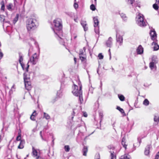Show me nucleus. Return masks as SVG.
Returning a JSON list of instances; mask_svg holds the SVG:
<instances>
[{
    "label": "nucleus",
    "instance_id": "obj_57",
    "mask_svg": "<svg viewBox=\"0 0 159 159\" xmlns=\"http://www.w3.org/2000/svg\"><path fill=\"white\" fill-rule=\"evenodd\" d=\"M32 115L34 116H36L37 115V113H36V111H34L33 112Z\"/></svg>",
    "mask_w": 159,
    "mask_h": 159
},
{
    "label": "nucleus",
    "instance_id": "obj_8",
    "mask_svg": "<svg viewBox=\"0 0 159 159\" xmlns=\"http://www.w3.org/2000/svg\"><path fill=\"white\" fill-rule=\"evenodd\" d=\"M116 41L119 43L120 46H121L123 43V36L124 34L122 32L117 30L116 31Z\"/></svg>",
    "mask_w": 159,
    "mask_h": 159
},
{
    "label": "nucleus",
    "instance_id": "obj_21",
    "mask_svg": "<svg viewBox=\"0 0 159 159\" xmlns=\"http://www.w3.org/2000/svg\"><path fill=\"white\" fill-rule=\"evenodd\" d=\"M63 95V90L61 89L57 91V96L58 98H61Z\"/></svg>",
    "mask_w": 159,
    "mask_h": 159
},
{
    "label": "nucleus",
    "instance_id": "obj_9",
    "mask_svg": "<svg viewBox=\"0 0 159 159\" xmlns=\"http://www.w3.org/2000/svg\"><path fill=\"white\" fill-rule=\"evenodd\" d=\"M107 148L109 150V152L111 154L110 159H116V155L114 151L115 149L114 147L112 145H110L108 146Z\"/></svg>",
    "mask_w": 159,
    "mask_h": 159
},
{
    "label": "nucleus",
    "instance_id": "obj_39",
    "mask_svg": "<svg viewBox=\"0 0 159 159\" xmlns=\"http://www.w3.org/2000/svg\"><path fill=\"white\" fill-rule=\"evenodd\" d=\"M143 104L147 106L149 105V102L147 99H145L143 102Z\"/></svg>",
    "mask_w": 159,
    "mask_h": 159
},
{
    "label": "nucleus",
    "instance_id": "obj_60",
    "mask_svg": "<svg viewBox=\"0 0 159 159\" xmlns=\"http://www.w3.org/2000/svg\"><path fill=\"white\" fill-rule=\"evenodd\" d=\"M6 23H5V22H4V23H3V27H4L6 25Z\"/></svg>",
    "mask_w": 159,
    "mask_h": 159
},
{
    "label": "nucleus",
    "instance_id": "obj_18",
    "mask_svg": "<svg viewBox=\"0 0 159 159\" xmlns=\"http://www.w3.org/2000/svg\"><path fill=\"white\" fill-rule=\"evenodd\" d=\"M23 76L24 82L30 81L29 76L26 73H25L24 74Z\"/></svg>",
    "mask_w": 159,
    "mask_h": 159
},
{
    "label": "nucleus",
    "instance_id": "obj_46",
    "mask_svg": "<svg viewBox=\"0 0 159 159\" xmlns=\"http://www.w3.org/2000/svg\"><path fill=\"white\" fill-rule=\"evenodd\" d=\"M42 131H41L40 132V134L41 137L42 139V140H44V141H46L47 142H48V141L46 139H44V138H43V137L42 135Z\"/></svg>",
    "mask_w": 159,
    "mask_h": 159
},
{
    "label": "nucleus",
    "instance_id": "obj_12",
    "mask_svg": "<svg viewBox=\"0 0 159 159\" xmlns=\"http://www.w3.org/2000/svg\"><path fill=\"white\" fill-rule=\"evenodd\" d=\"M25 89L28 90H30L32 88V85L30 81L24 82Z\"/></svg>",
    "mask_w": 159,
    "mask_h": 159
},
{
    "label": "nucleus",
    "instance_id": "obj_43",
    "mask_svg": "<svg viewBox=\"0 0 159 159\" xmlns=\"http://www.w3.org/2000/svg\"><path fill=\"white\" fill-rule=\"evenodd\" d=\"M18 15L17 14L16 16L14 18V19L13 20V23H14V24H15L18 20Z\"/></svg>",
    "mask_w": 159,
    "mask_h": 159
},
{
    "label": "nucleus",
    "instance_id": "obj_3",
    "mask_svg": "<svg viewBox=\"0 0 159 159\" xmlns=\"http://www.w3.org/2000/svg\"><path fill=\"white\" fill-rule=\"evenodd\" d=\"M26 25L28 31L31 32L36 29L39 25L38 21L35 18L28 19L26 21Z\"/></svg>",
    "mask_w": 159,
    "mask_h": 159
},
{
    "label": "nucleus",
    "instance_id": "obj_49",
    "mask_svg": "<svg viewBox=\"0 0 159 159\" xmlns=\"http://www.w3.org/2000/svg\"><path fill=\"white\" fill-rule=\"evenodd\" d=\"M76 111H77V109H74L72 115L73 116H75V114H76Z\"/></svg>",
    "mask_w": 159,
    "mask_h": 159
},
{
    "label": "nucleus",
    "instance_id": "obj_26",
    "mask_svg": "<svg viewBox=\"0 0 159 159\" xmlns=\"http://www.w3.org/2000/svg\"><path fill=\"white\" fill-rule=\"evenodd\" d=\"M120 159H130V157L129 155L125 154L124 155L121 156Z\"/></svg>",
    "mask_w": 159,
    "mask_h": 159
},
{
    "label": "nucleus",
    "instance_id": "obj_1",
    "mask_svg": "<svg viewBox=\"0 0 159 159\" xmlns=\"http://www.w3.org/2000/svg\"><path fill=\"white\" fill-rule=\"evenodd\" d=\"M53 24L54 27L52 29L54 33L59 39H61V36L62 35V21L61 19L57 18L54 20Z\"/></svg>",
    "mask_w": 159,
    "mask_h": 159
},
{
    "label": "nucleus",
    "instance_id": "obj_44",
    "mask_svg": "<svg viewBox=\"0 0 159 159\" xmlns=\"http://www.w3.org/2000/svg\"><path fill=\"white\" fill-rule=\"evenodd\" d=\"M74 20L75 22H78V16L77 15H74Z\"/></svg>",
    "mask_w": 159,
    "mask_h": 159
},
{
    "label": "nucleus",
    "instance_id": "obj_58",
    "mask_svg": "<svg viewBox=\"0 0 159 159\" xmlns=\"http://www.w3.org/2000/svg\"><path fill=\"white\" fill-rule=\"evenodd\" d=\"M155 159H159V152L157 153Z\"/></svg>",
    "mask_w": 159,
    "mask_h": 159
},
{
    "label": "nucleus",
    "instance_id": "obj_13",
    "mask_svg": "<svg viewBox=\"0 0 159 159\" xmlns=\"http://www.w3.org/2000/svg\"><path fill=\"white\" fill-rule=\"evenodd\" d=\"M128 4L131 5L133 6L140 7V5L137 1H128Z\"/></svg>",
    "mask_w": 159,
    "mask_h": 159
},
{
    "label": "nucleus",
    "instance_id": "obj_42",
    "mask_svg": "<svg viewBox=\"0 0 159 159\" xmlns=\"http://www.w3.org/2000/svg\"><path fill=\"white\" fill-rule=\"evenodd\" d=\"M64 149L66 152H68L70 151V148L68 145H66L64 147Z\"/></svg>",
    "mask_w": 159,
    "mask_h": 159
},
{
    "label": "nucleus",
    "instance_id": "obj_30",
    "mask_svg": "<svg viewBox=\"0 0 159 159\" xmlns=\"http://www.w3.org/2000/svg\"><path fill=\"white\" fill-rule=\"evenodd\" d=\"M154 120V121L158 123L159 121V116H158V115H155Z\"/></svg>",
    "mask_w": 159,
    "mask_h": 159
},
{
    "label": "nucleus",
    "instance_id": "obj_16",
    "mask_svg": "<svg viewBox=\"0 0 159 159\" xmlns=\"http://www.w3.org/2000/svg\"><path fill=\"white\" fill-rule=\"evenodd\" d=\"M112 39L111 37L109 38L108 40L107 41L106 44L107 47H111L112 44Z\"/></svg>",
    "mask_w": 159,
    "mask_h": 159
},
{
    "label": "nucleus",
    "instance_id": "obj_22",
    "mask_svg": "<svg viewBox=\"0 0 159 159\" xmlns=\"http://www.w3.org/2000/svg\"><path fill=\"white\" fill-rule=\"evenodd\" d=\"M25 143V141L24 140H20V143L18 146V148L20 149H22L24 148V145Z\"/></svg>",
    "mask_w": 159,
    "mask_h": 159
},
{
    "label": "nucleus",
    "instance_id": "obj_14",
    "mask_svg": "<svg viewBox=\"0 0 159 159\" xmlns=\"http://www.w3.org/2000/svg\"><path fill=\"white\" fill-rule=\"evenodd\" d=\"M80 23L82 25L83 27L84 28V31L87 30L88 29V27L86 22L85 21L81 20L80 22Z\"/></svg>",
    "mask_w": 159,
    "mask_h": 159
},
{
    "label": "nucleus",
    "instance_id": "obj_54",
    "mask_svg": "<svg viewBox=\"0 0 159 159\" xmlns=\"http://www.w3.org/2000/svg\"><path fill=\"white\" fill-rule=\"evenodd\" d=\"M3 56V54L0 49V60L1 59Z\"/></svg>",
    "mask_w": 159,
    "mask_h": 159
},
{
    "label": "nucleus",
    "instance_id": "obj_59",
    "mask_svg": "<svg viewBox=\"0 0 159 159\" xmlns=\"http://www.w3.org/2000/svg\"><path fill=\"white\" fill-rule=\"evenodd\" d=\"M83 115L85 117H87V113L86 112L84 113Z\"/></svg>",
    "mask_w": 159,
    "mask_h": 159
},
{
    "label": "nucleus",
    "instance_id": "obj_35",
    "mask_svg": "<svg viewBox=\"0 0 159 159\" xmlns=\"http://www.w3.org/2000/svg\"><path fill=\"white\" fill-rule=\"evenodd\" d=\"M33 48L32 47H30V48L29 50V52L28 53V55L29 56H30L33 53Z\"/></svg>",
    "mask_w": 159,
    "mask_h": 159
},
{
    "label": "nucleus",
    "instance_id": "obj_17",
    "mask_svg": "<svg viewBox=\"0 0 159 159\" xmlns=\"http://www.w3.org/2000/svg\"><path fill=\"white\" fill-rule=\"evenodd\" d=\"M152 147L151 145H148L145 148L144 154L146 155H148L150 152V149Z\"/></svg>",
    "mask_w": 159,
    "mask_h": 159
},
{
    "label": "nucleus",
    "instance_id": "obj_55",
    "mask_svg": "<svg viewBox=\"0 0 159 159\" xmlns=\"http://www.w3.org/2000/svg\"><path fill=\"white\" fill-rule=\"evenodd\" d=\"M83 54H85L83 50L82 49H81L80 50L79 53V56L81 55H83Z\"/></svg>",
    "mask_w": 159,
    "mask_h": 159
},
{
    "label": "nucleus",
    "instance_id": "obj_56",
    "mask_svg": "<svg viewBox=\"0 0 159 159\" xmlns=\"http://www.w3.org/2000/svg\"><path fill=\"white\" fill-rule=\"evenodd\" d=\"M100 156L99 154H97L95 156V159H99Z\"/></svg>",
    "mask_w": 159,
    "mask_h": 159
},
{
    "label": "nucleus",
    "instance_id": "obj_36",
    "mask_svg": "<svg viewBox=\"0 0 159 159\" xmlns=\"http://www.w3.org/2000/svg\"><path fill=\"white\" fill-rule=\"evenodd\" d=\"M118 97L120 100L122 101H124L125 100V98L124 96L121 94H118Z\"/></svg>",
    "mask_w": 159,
    "mask_h": 159
},
{
    "label": "nucleus",
    "instance_id": "obj_32",
    "mask_svg": "<svg viewBox=\"0 0 159 159\" xmlns=\"http://www.w3.org/2000/svg\"><path fill=\"white\" fill-rule=\"evenodd\" d=\"M43 117L45 118L47 120L49 119L50 118V116L47 113L45 112H43Z\"/></svg>",
    "mask_w": 159,
    "mask_h": 159
},
{
    "label": "nucleus",
    "instance_id": "obj_53",
    "mask_svg": "<svg viewBox=\"0 0 159 159\" xmlns=\"http://www.w3.org/2000/svg\"><path fill=\"white\" fill-rule=\"evenodd\" d=\"M74 7L75 9H76L78 7V5L77 3L75 2L74 4Z\"/></svg>",
    "mask_w": 159,
    "mask_h": 159
},
{
    "label": "nucleus",
    "instance_id": "obj_31",
    "mask_svg": "<svg viewBox=\"0 0 159 159\" xmlns=\"http://www.w3.org/2000/svg\"><path fill=\"white\" fill-rule=\"evenodd\" d=\"M158 62V60L156 57L154 56L152 57V62L157 63Z\"/></svg>",
    "mask_w": 159,
    "mask_h": 159
},
{
    "label": "nucleus",
    "instance_id": "obj_61",
    "mask_svg": "<svg viewBox=\"0 0 159 159\" xmlns=\"http://www.w3.org/2000/svg\"><path fill=\"white\" fill-rule=\"evenodd\" d=\"M74 59L75 62L76 63V58L75 57H74Z\"/></svg>",
    "mask_w": 159,
    "mask_h": 159
},
{
    "label": "nucleus",
    "instance_id": "obj_5",
    "mask_svg": "<svg viewBox=\"0 0 159 159\" xmlns=\"http://www.w3.org/2000/svg\"><path fill=\"white\" fill-rule=\"evenodd\" d=\"M39 55L36 52L33 53L32 56L30 57L29 60L27 64V67L25 68L26 71H28V69L29 67L28 64L30 63L32 65H36L38 61Z\"/></svg>",
    "mask_w": 159,
    "mask_h": 159
},
{
    "label": "nucleus",
    "instance_id": "obj_48",
    "mask_svg": "<svg viewBox=\"0 0 159 159\" xmlns=\"http://www.w3.org/2000/svg\"><path fill=\"white\" fill-rule=\"evenodd\" d=\"M5 18L4 16L2 15H0V20L1 22H4Z\"/></svg>",
    "mask_w": 159,
    "mask_h": 159
},
{
    "label": "nucleus",
    "instance_id": "obj_10",
    "mask_svg": "<svg viewBox=\"0 0 159 159\" xmlns=\"http://www.w3.org/2000/svg\"><path fill=\"white\" fill-rule=\"evenodd\" d=\"M93 20L94 23V26L95 28L94 29L95 32L97 34H98L99 33L98 26L99 22L98 20V17H94L93 18Z\"/></svg>",
    "mask_w": 159,
    "mask_h": 159
},
{
    "label": "nucleus",
    "instance_id": "obj_6",
    "mask_svg": "<svg viewBox=\"0 0 159 159\" xmlns=\"http://www.w3.org/2000/svg\"><path fill=\"white\" fill-rule=\"evenodd\" d=\"M135 20L136 24L139 26L143 27L147 25V22L144 20L143 16L140 13L136 15Z\"/></svg>",
    "mask_w": 159,
    "mask_h": 159
},
{
    "label": "nucleus",
    "instance_id": "obj_51",
    "mask_svg": "<svg viewBox=\"0 0 159 159\" xmlns=\"http://www.w3.org/2000/svg\"><path fill=\"white\" fill-rule=\"evenodd\" d=\"M35 117H36L35 116H33L31 115L30 117V119L34 121L35 120Z\"/></svg>",
    "mask_w": 159,
    "mask_h": 159
},
{
    "label": "nucleus",
    "instance_id": "obj_23",
    "mask_svg": "<svg viewBox=\"0 0 159 159\" xmlns=\"http://www.w3.org/2000/svg\"><path fill=\"white\" fill-rule=\"evenodd\" d=\"M80 58L81 61L83 62H85L86 60V56L85 54L79 56Z\"/></svg>",
    "mask_w": 159,
    "mask_h": 159
},
{
    "label": "nucleus",
    "instance_id": "obj_27",
    "mask_svg": "<svg viewBox=\"0 0 159 159\" xmlns=\"http://www.w3.org/2000/svg\"><path fill=\"white\" fill-rule=\"evenodd\" d=\"M146 136L144 135L143 136H141L140 137H138L137 140L138 142H139L138 144V146H139L141 143V139H143V138L145 137Z\"/></svg>",
    "mask_w": 159,
    "mask_h": 159
},
{
    "label": "nucleus",
    "instance_id": "obj_52",
    "mask_svg": "<svg viewBox=\"0 0 159 159\" xmlns=\"http://www.w3.org/2000/svg\"><path fill=\"white\" fill-rule=\"evenodd\" d=\"M15 86L14 85H13L12 87H11V90L10 91V92H12L13 91H15Z\"/></svg>",
    "mask_w": 159,
    "mask_h": 159
},
{
    "label": "nucleus",
    "instance_id": "obj_45",
    "mask_svg": "<svg viewBox=\"0 0 159 159\" xmlns=\"http://www.w3.org/2000/svg\"><path fill=\"white\" fill-rule=\"evenodd\" d=\"M90 8L92 11H94L96 9L95 6L93 4H92L91 5Z\"/></svg>",
    "mask_w": 159,
    "mask_h": 159
},
{
    "label": "nucleus",
    "instance_id": "obj_63",
    "mask_svg": "<svg viewBox=\"0 0 159 159\" xmlns=\"http://www.w3.org/2000/svg\"><path fill=\"white\" fill-rule=\"evenodd\" d=\"M77 37V36L75 35L74 36V39H75Z\"/></svg>",
    "mask_w": 159,
    "mask_h": 159
},
{
    "label": "nucleus",
    "instance_id": "obj_24",
    "mask_svg": "<svg viewBox=\"0 0 159 159\" xmlns=\"http://www.w3.org/2000/svg\"><path fill=\"white\" fill-rule=\"evenodd\" d=\"M88 147H87V146H84L83 149V155L84 156H86L87 153L88 152Z\"/></svg>",
    "mask_w": 159,
    "mask_h": 159
},
{
    "label": "nucleus",
    "instance_id": "obj_38",
    "mask_svg": "<svg viewBox=\"0 0 159 159\" xmlns=\"http://www.w3.org/2000/svg\"><path fill=\"white\" fill-rule=\"evenodd\" d=\"M156 63L151 62L150 63L149 66L151 70H153L155 68V64Z\"/></svg>",
    "mask_w": 159,
    "mask_h": 159
},
{
    "label": "nucleus",
    "instance_id": "obj_50",
    "mask_svg": "<svg viewBox=\"0 0 159 159\" xmlns=\"http://www.w3.org/2000/svg\"><path fill=\"white\" fill-rule=\"evenodd\" d=\"M21 137L20 134H19L18 136H17L16 138V140L17 141H20L21 140Z\"/></svg>",
    "mask_w": 159,
    "mask_h": 159
},
{
    "label": "nucleus",
    "instance_id": "obj_62",
    "mask_svg": "<svg viewBox=\"0 0 159 159\" xmlns=\"http://www.w3.org/2000/svg\"><path fill=\"white\" fill-rule=\"evenodd\" d=\"M79 111H78V110H77V111H76V113L77 115L79 113Z\"/></svg>",
    "mask_w": 159,
    "mask_h": 159
},
{
    "label": "nucleus",
    "instance_id": "obj_29",
    "mask_svg": "<svg viewBox=\"0 0 159 159\" xmlns=\"http://www.w3.org/2000/svg\"><path fill=\"white\" fill-rule=\"evenodd\" d=\"M1 6V10L4 11L5 10V2L3 1H2L0 2Z\"/></svg>",
    "mask_w": 159,
    "mask_h": 159
},
{
    "label": "nucleus",
    "instance_id": "obj_40",
    "mask_svg": "<svg viewBox=\"0 0 159 159\" xmlns=\"http://www.w3.org/2000/svg\"><path fill=\"white\" fill-rule=\"evenodd\" d=\"M65 13L71 18L73 17V16L74 15V13L72 12H66Z\"/></svg>",
    "mask_w": 159,
    "mask_h": 159
},
{
    "label": "nucleus",
    "instance_id": "obj_28",
    "mask_svg": "<svg viewBox=\"0 0 159 159\" xmlns=\"http://www.w3.org/2000/svg\"><path fill=\"white\" fill-rule=\"evenodd\" d=\"M116 109L118 110L123 115V116H125L126 115L123 109L120 108V107L117 106Z\"/></svg>",
    "mask_w": 159,
    "mask_h": 159
},
{
    "label": "nucleus",
    "instance_id": "obj_64",
    "mask_svg": "<svg viewBox=\"0 0 159 159\" xmlns=\"http://www.w3.org/2000/svg\"><path fill=\"white\" fill-rule=\"evenodd\" d=\"M108 52H109V54H110V55H111V52H110V49H109L108 50Z\"/></svg>",
    "mask_w": 159,
    "mask_h": 159
},
{
    "label": "nucleus",
    "instance_id": "obj_25",
    "mask_svg": "<svg viewBox=\"0 0 159 159\" xmlns=\"http://www.w3.org/2000/svg\"><path fill=\"white\" fill-rule=\"evenodd\" d=\"M23 61V57L22 56H21L20 54H19V62L20 63L22 68L24 70V64H23L22 61Z\"/></svg>",
    "mask_w": 159,
    "mask_h": 159
},
{
    "label": "nucleus",
    "instance_id": "obj_47",
    "mask_svg": "<svg viewBox=\"0 0 159 159\" xmlns=\"http://www.w3.org/2000/svg\"><path fill=\"white\" fill-rule=\"evenodd\" d=\"M98 57L99 59H102L103 58V56L101 53H100L98 54Z\"/></svg>",
    "mask_w": 159,
    "mask_h": 159
},
{
    "label": "nucleus",
    "instance_id": "obj_20",
    "mask_svg": "<svg viewBox=\"0 0 159 159\" xmlns=\"http://www.w3.org/2000/svg\"><path fill=\"white\" fill-rule=\"evenodd\" d=\"M159 6V1H156V2L153 5V7L156 10L158 9Z\"/></svg>",
    "mask_w": 159,
    "mask_h": 159
},
{
    "label": "nucleus",
    "instance_id": "obj_37",
    "mask_svg": "<svg viewBox=\"0 0 159 159\" xmlns=\"http://www.w3.org/2000/svg\"><path fill=\"white\" fill-rule=\"evenodd\" d=\"M99 117L100 120V123H101L102 121L103 118V114L102 112H99Z\"/></svg>",
    "mask_w": 159,
    "mask_h": 159
},
{
    "label": "nucleus",
    "instance_id": "obj_7",
    "mask_svg": "<svg viewBox=\"0 0 159 159\" xmlns=\"http://www.w3.org/2000/svg\"><path fill=\"white\" fill-rule=\"evenodd\" d=\"M32 155L34 157L35 159H45L42 156L41 151L39 150L36 149L33 147Z\"/></svg>",
    "mask_w": 159,
    "mask_h": 159
},
{
    "label": "nucleus",
    "instance_id": "obj_33",
    "mask_svg": "<svg viewBox=\"0 0 159 159\" xmlns=\"http://www.w3.org/2000/svg\"><path fill=\"white\" fill-rule=\"evenodd\" d=\"M121 144L123 147L125 148V149H126L127 145L125 144V139L124 138H123L122 139Z\"/></svg>",
    "mask_w": 159,
    "mask_h": 159
},
{
    "label": "nucleus",
    "instance_id": "obj_2",
    "mask_svg": "<svg viewBox=\"0 0 159 159\" xmlns=\"http://www.w3.org/2000/svg\"><path fill=\"white\" fill-rule=\"evenodd\" d=\"M77 82L78 83L79 88L78 89V86L74 84L73 86L72 87L73 91L72 93L74 95L79 97V101L80 104H82L83 101L82 91V85L79 79H78Z\"/></svg>",
    "mask_w": 159,
    "mask_h": 159
},
{
    "label": "nucleus",
    "instance_id": "obj_11",
    "mask_svg": "<svg viewBox=\"0 0 159 159\" xmlns=\"http://www.w3.org/2000/svg\"><path fill=\"white\" fill-rule=\"evenodd\" d=\"M150 34L152 40L155 41H157V34L156 31L154 29H152L151 30Z\"/></svg>",
    "mask_w": 159,
    "mask_h": 159
},
{
    "label": "nucleus",
    "instance_id": "obj_19",
    "mask_svg": "<svg viewBox=\"0 0 159 159\" xmlns=\"http://www.w3.org/2000/svg\"><path fill=\"white\" fill-rule=\"evenodd\" d=\"M152 45L154 46L153 47L154 50L157 51L159 49V46L156 42H152Z\"/></svg>",
    "mask_w": 159,
    "mask_h": 159
},
{
    "label": "nucleus",
    "instance_id": "obj_41",
    "mask_svg": "<svg viewBox=\"0 0 159 159\" xmlns=\"http://www.w3.org/2000/svg\"><path fill=\"white\" fill-rule=\"evenodd\" d=\"M12 6V4H11L10 3V4H9L8 5H7L6 7H7V9L8 10H9L10 11H11L12 10V9H11Z\"/></svg>",
    "mask_w": 159,
    "mask_h": 159
},
{
    "label": "nucleus",
    "instance_id": "obj_34",
    "mask_svg": "<svg viewBox=\"0 0 159 159\" xmlns=\"http://www.w3.org/2000/svg\"><path fill=\"white\" fill-rule=\"evenodd\" d=\"M120 16L124 21H126L127 20V17L125 14L122 13L120 14Z\"/></svg>",
    "mask_w": 159,
    "mask_h": 159
},
{
    "label": "nucleus",
    "instance_id": "obj_15",
    "mask_svg": "<svg viewBox=\"0 0 159 159\" xmlns=\"http://www.w3.org/2000/svg\"><path fill=\"white\" fill-rule=\"evenodd\" d=\"M143 52V48L141 45H139L136 49V52L137 54H142Z\"/></svg>",
    "mask_w": 159,
    "mask_h": 159
},
{
    "label": "nucleus",
    "instance_id": "obj_4",
    "mask_svg": "<svg viewBox=\"0 0 159 159\" xmlns=\"http://www.w3.org/2000/svg\"><path fill=\"white\" fill-rule=\"evenodd\" d=\"M77 125V127H81V129L79 130V133L78 134V138H80L81 139H84V131L86 130V127L84 123L82 120L80 118L79 120L76 122Z\"/></svg>",
    "mask_w": 159,
    "mask_h": 159
}]
</instances>
